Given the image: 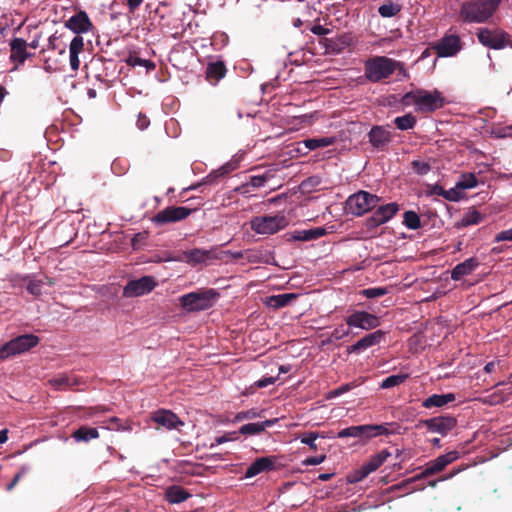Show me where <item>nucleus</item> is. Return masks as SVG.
I'll list each match as a JSON object with an SVG mask.
<instances>
[{"instance_id":"49530a36","label":"nucleus","mask_w":512,"mask_h":512,"mask_svg":"<svg viewBox=\"0 0 512 512\" xmlns=\"http://www.w3.org/2000/svg\"><path fill=\"white\" fill-rule=\"evenodd\" d=\"M261 417V411L258 409L252 408L246 411L238 412L233 419L234 423L241 422L247 419H255Z\"/></svg>"},{"instance_id":"f03ea898","label":"nucleus","mask_w":512,"mask_h":512,"mask_svg":"<svg viewBox=\"0 0 512 512\" xmlns=\"http://www.w3.org/2000/svg\"><path fill=\"white\" fill-rule=\"evenodd\" d=\"M500 0H469L461 4L459 17L465 23H485L495 13Z\"/></svg>"},{"instance_id":"c756f323","label":"nucleus","mask_w":512,"mask_h":512,"mask_svg":"<svg viewBox=\"0 0 512 512\" xmlns=\"http://www.w3.org/2000/svg\"><path fill=\"white\" fill-rule=\"evenodd\" d=\"M298 297L295 293H284L267 297L265 304L273 309H279L288 306Z\"/></svg>"},{"instance_id":"39448f33","label":"nucleus","mask_w":512,"mask_h":512,"mask_svg":"<svg viewBox=\"0 0 512 512\" xmlns=\"http://www.w3.org/2000/svg\"><path fill=\"white\" fill-rule=\"evenodd\" d=\"M379 201L380 198L377 195L367 191H359L348 197L345 209L355 216H362L366 212L374 210Z\"/></svg>"},{"instance_id":"c03bdc74","label":"nucleus","mask_w":512,"mask_h":512,"mask_svg":"<svg viewBox=\"0 0 512 512\" xmlns=\"http://www.w3.org/2000/svg\"><path fill=\"white\" fill-rule=\"evenodd\" d=\"M404 225L412 230H416L421 227V220L419 215L414 211H406L403 215Z\"/></svg>"},{"instance_id":"37998d69","label":"nucleus","mask_w":512,"mask_h":512,"mask_svg":"<svg viewBox=\"0 0 512 512\" xmlns=\"http://www.w3.org/2000/svg\"><path fill=\"white\" fill-rule=\"evenodd\" d=\"M478 184L477 178L473 173L462 174L459 181L456 183V188L461 190L471 189Z\"/></svg>"},{"instance_id":"ddd939ff","label":"nucleus","mask_w":512,"mask_h":512,"mask_svg":"<svg viewBox=\"0 0 512 512\" xmlns=\"http://www.w3.org/2000/svg\"><path fill=\"white\" fill-rule=\"evenodd\" d=\"M463 48L460 36L456 34H445L434 46L439 57H453Z\"/></svg>"},{"instance_id":"8fccbe9b","label":"nucleus","mask_w":512,"mask_h":512,"mask_svg":"<svg viewBox=\"0 0 512 512\" xmlns=\"http://www.w3.org/2000/svg\"><path fill=\"white\" fill-rule=\"evenodd\" d=\"M318 437V432H306L300 437V440L301 443L308 445L311 450L316 451L318 446L315 441Z\"/></svg>"},{"instance_id":"473e14b6","label":"nucleus","mask_w":512,"mask_h":512,"mask_svg":"<svg viewBox=\"0 0 512 512\" xmlns=\"http://www.w3.org/2000/svg\"><path fill=\"white\" fill-rule=\"evenodd\" d=\"M273 177V175L270 173V172H266L262 175H253V176H250L249 178V181H247L246 183L242 184L238 190L245 194V193H249L250 190L249 188L252 187V188H260V187H263L265 185V183L267 181H269L271 178Z\"/></svg>"},{"instance_id":"603ef678","label":"nucleus","mask_w":512,"mask_h":512,"mask_svg":"<svg viewBox=\"0 0 512 512\" xmlns=\"http://www.w3.org/2000/svg\"><path fill=\"white\" fill-rule=\"evenodd\" d=\"M109 429L117 430V431H130L132 430L131 424L126 422L123 424L118 417H111L109 419Z\"/></svg>"},{"instance_id":"338daca9","label":"nucleus","mask_w":512,"mask_h":512,"mask_svg":"<svg viewBox=\"0 0 512 512\" xmlns=\"http://www.w3.org/2000/svg\"><path fill=\"white\" fill-rule=\"evenodd\" d=\"M310 31L318 36L327 35L330 32L328 28L319 24L312 26Z\"/></svg>"},{"instance_id":"f3484780","label":"nucleus","mask_w":512,"mask_h":512,"mask_svg":"<svg viewBox=\"0 0 512 512\" xmlns=\"http://www.w3.org/2000/svg\"><path fill=\"white\" fill-rule=\"evenodd\" d=\"M277 456H266L257 458L245 471L246 478H252L263 472H270L276 469Z\"/></svg>"},{"instance_id":"423d86ee","label":"nucleus","mask_w":512,"mask_h":512,"mask_svg":"<svg viewBox=\"0 0 512 512\" xmlns=\"http://www.w3.org/2000/svg\"><path fill=\"white\" fill-rule=\"evenodd\" d=\"M288 225L286 217L282 214L255 216L250 221L251 229L262 235H272Z\"/></svg>"},{"instance_id":"7ed1b4c3","label":"nucleus","mask_w":512,"mask_h":512,"mask_svg":"<svg viewBox=\"0 0 512 512\" xmlns=\"http://www.w3.org/2000/svg\"><path fill=\"white\" fill-rule=\"evenodd\" d=\"M219 293L214 289L198 290L180 297L181 306L188 312H196L211 308Z\"/></svg>"},{"instance_id":"4be33fe9","label":"nucleus","mask_w":512,"mask_h":512,"mask_svg":"<svg viewBox=\"0 0 512 512\" xmlns=\"http://www.w3.org/2000/svg\"><path fill=\"white\" fill-rule=\"evenodd\" d=\"M336 141L337 138L335 136L304 139L297 143V151L305 155L309 151L332 146Z\"/></svg>"},{"instance_id":"412c9836","label":"nucleus","mask_w":512,"mask_h":512,"mask_svg":"<svg viewBox=\"0 0 512 512\" xmlns=\"http://www.w3.org/2000/svg\"><path fill=\"white\" fill-rule=\"evenodd\" d=\"M215 250H204L194 248L182 253V260L187 264L195 266L202 263H207L210 260L216 259Z\"/></svg>"},{"instance_id":"a211bd4d","label":"nucleus","mask_w":512,"mask_h":512,"mask_svg":"<svg viewBox=\"0 0 512 512\" xmlns=\"http://www.w3.org/2000/svg\"><path fill=\"white\" fill-rule=\"evenodd\" d=\"M65 27L76 33L77 36L94 29V25L85 11H79L75 15L71 16L65 22Z\"/></svg>"},{"instance_id":"69168bd1","label":"nucleus","mask_w":512,"mask_h":512,"mask_svg":"<svg viewBox=\"0 0 512 512\" xmlns=\"http://www.w3.org/2000/svg\"><path fill=\"white\" fill-rule=\"evenodd\" d=\"M276 381V378L275 377H265V378H262L258 381L255 382V386L257 388H264V387H267L271 384H274Z\"/></svg>"},{"instance_id":"a18cd8bd","label":"nucleus","mask_w":512,"mask_h":512,"mask_svg":"<svg viewBox=\"0 0 512 512\" xmlns=\"http://www.w3.org/2000/svg\"><path fill=\"white\" fill-rule=\"evenodd\" d=\"M407 378V374L390 375L382 381L380 387L382 389H389L402 384Z\"/></svg>"},{"instance_id":"f8f14e48","label":"nucleus","mask_w":512,"mask_h":512,"mask_svg":"<svg viewBox=\"0 0 512 512\" xmlns=\"http://www.w3.org/2000/svg\"><path fill=\"white\" fill-rule=\"evenodd\" d=\"M444 104V97L438 90L430 92L424 89H419L418 105L416 108L417 111L422 113L434 112L442 108Z\"/></svg>"},{"instance_id":"e433bc0d","label":"nucleus","mask_w":512,"mask_h":512,"mask_svg":"<svg viewBox=\"0 0 512 512\" xmlns=\"http://www.w3.org/2000/svg\"><path fill=\"white\" fill-rule=\"evenodd\" d=\"M50 383L56 388L61 389L63 387L72 388L81 383V380L75 376L61 375L50 380Z\"/></svg>"},{"instance_id":"2f4dec72","label":"nucleus","mask_w":512,"mask_h":512,"mask_svg":"<svg viewBox=\"0 0 512 512\" xmlns=\"http://www.w3.org/2000/svg\"><path fill=\"white\" fill-rule=\"evenodd\" d=\"M326 234V230L323 227H315L307 230H297L292 234V238L295 241H310L319 239Z\"/></svg>"},{"instance_id":"58836bf2","label":"nucleus","mask_w":512,"mask_h":512,"mask_svg":"<svg viewBox=\"0 0 512 512\" xmlns=\"http://www.w3.org/2000/svg\"><path fill=\"white\" fill-rule=\"evenodd\" d=\"M431 194L437 195V196H442L444 199H446L448 201H459L461 198L460 192L458 191V189L456 187L451 188L449 190H445L440 185H434L431 190Z\"/></svg>"},{"instance_id":"a878e982","label":"nucleus","mask_w":512,"mask_h":512,"mask_svg":"<svg viewBox=\"0 0 512 512\" xmlns=\"http://www.w3.org/2000/svg\"><path fill=\"white\" fill-rule=\"evenodd\" d=\"M227 68L225 63L221 60L209 62L206 67V79L209 83L216 85L222 78L225 77Z\"/></svg>"},{"instance_id":"79ce46f5","label":"nucleus","mask_w":512,"mask_h":512,"mask_svg":"<svg viewBox=\"0 0 512 512\" xmlns=\"http://www.w3.org/2000/svg\"><path fill=\"white\" fill-rule=\"evenodd\" d=\"M400 11L401 6L392 1L386 2L378 8V13L384 18L396 16Z\"/></svg>"},{"instance_id":"0e129e2a","label":"nucleus","mask_w":512,"mask_h":512,"mask_svg":"<svg viewBox=\"0 0 512 512\" xmlns=\"http://www.w3.org/2000/svg\"><path fill=\"white\" fill-rule=\"evenodd\" d=\"M349 334V330L345 329L343 325L337 327L332 332V337H334L337 340L342 339L343 337L347 336Z\"/></svg>"},{"instance_id":"bf43d9fd","label":"nucleus","mask_w":512,"mask_h":512,"mask_svg":"<svg viewBox=\"0 0 512 512\" xmlns=\"http://www.w3.org/2000/svg\"><path fill=\"white\" fill-rule=\"evenodd\" d=\"M238 433L237 432H229L225 435L219 436L215 438V444L220 445L228 441H233L238 439Z\"/></svg>"},{"instance_id":"cd10ccee","label":"nucleus","mask_w":512,"mask_h":512,"mask_svg":"<svg viewBox=\"0 0 512 512\" xmlns=\"http://www.w3.org/2000/svg\"><path fill=\"white\" fill-rule=\"evenodd\" d=\"M277 422L278 418H273L263 422L247 423L242 425L237 433L242 435H258L264 432L266 428L275 425Z\"/></svg>"},{"instance_id":"e2e57ef3","label":"nucleus","mask_w":512,"mask_h":512,"mask_svg":"<svg viewBox=\"0 0 512 512\" xmlns=\"http://www.w3.org/2000/svg\"><path fill=\"white\" fill-rule=\"evenodd\" d=\"M236 168V166L233 163H226L222 167H220L218 170H216L214 173L217 176H225L229 174L231 171H233Z\"/></svg>"},{"instance_id":"c85d7f7f","label":"nucleus","mask_w":512,"mask_h":512,"mask_svg":"<svg viewBox=\"0 0 512 512\" xmlns=\"http://www.w3.org/2000/svg\"><path fill=\"white\" fill-rule=\"evenodd\" d=\"M190 493L183 487L172 485L165 490V499L171 504H179L186 501Z\"/></svg>"},{"instance_id":"393cba45","label":"nucleus","mask_w":512,"mask_h":512,"mask_svg":"<svg viewBox=\"0 0 512 512\" xmlns=\"http://www.w3.org/2000/svg\"><path fill=\"white\" fill-rule=\"evenodd\" d=\"M23 282L26 286V289L29 294L39 297L42 294V288L45 284L49 286L54 285V281L52 278L48 276H44L41 279H37L35 277L26 276L23 278Z\"/></svg>"},{"instance_id":"dca6fc26","label":"nucleus","mask_w":512,"mask_h":512,"mask_svg":"<svg viewBox=\"0 0 512 512\" xmlns=\"http://www.w3.org/2000/svg\"><path fill=\"white\" fill-rule=\"evenodd\" d=\"M151 420L167 430H178L184 422L171 410L159 409L152 413Z\"/></svg>"},{"instance_id":"774afa93","label":"nucleus","mask_w":512,"mask_h":512,"mask_svg":"<svg viewBox=\"0 0 512 512\" xmlns=\"http://www.w3.org/2000/svg\"><path fill=\"white\" fill-rule=\"evenodd\" d=\"M150 124V120L148 117L144 114H139L138 120H137V126L139 129L144 130L146 129Z\"/></svg>"},{"instance_id":"09e8293b","label":"nucleus","mask_w":512,"mask_h":512,"mask_svg":"<svg viewBox=\"0 0 512 512\" xmlns=\"http://www.w3.org/2000/svg\"><path fill=\"white\" fill-rule=\"evenodd\" d=\"M360 293L368 299H373L386 295L388 290L385 287H372L363 289Z\"/></svg>"},{"instance_id":"052dcab7","label":"nucleus","mask_w":512,"mask_h":512,"mask_svg":"<svg viewBox=\"0 0 512 512\" xmlns=\"http://www.w3.org/2000/svg\"><path fill=\"white\" fill-rule=\"evenodd\" d=\"M494 241L497 243L502 241H512V228L496 234Z\"/></svg>"},{"instance_id":"72a5a7b5","label":"nucleus","mask_w":512,"mask_h":512,"mask_svg":"<svg viewBox=\"0 0 512 512\" xmlns=\"http://www.w3.org/2000/svg\"><path fill=\"white\" fill-rule=\"evenodd\" d=\"M390 456L391 453L387 449H384L381 452L371 456L368 461L363 464V466L369 473H372L376 471Z\"/></svg>"},{"instance_id":"6e6552de","label":"nucleus","mask_w":512,"mask_h":512,"mask_svg":"<svg viewBox=\"0 0 512 512\" xmlns=\"http://www.w3.org/2000/svg\"><path fill=\"white\" fill-rule=\"evenodd\" d=\"M478 41L485 47L494 50H501L506 47L512 48L511 36L500 29L479 28L477 30Z\"/></svg>"},{"instance_id":"4d7b16f0","label":"nucleus","mask_w":512,"mask_h":512,"mask_svg":"<svg viewBox=\"0 0 512 512\" xmlns=\"http://www.w3.org/2000/svg\"><path fill=\"white\" fill-rule=\"evenodd\" d=\"M148 234L146 232H140L133 236L131 240V245L133 249H139L142 245H144L147 240Z\"/></svg>"},{"instance_id":"f704fd0d","label":"nucleus","mask_w":512,"mask_h":512,"mask_svg":"<svg viewBox=\"0 0 512 512\" xmlns=\"http://www.w3.org/2000/svg\"><path fill=\"white\" fill-rule=\"evenodd\" d=\"M72 437L77 442H88L92 439L99 438V432L97 428H92L88 426H81L77 430H75L72 434Z\"/></svg>"},{"instance_id":"bb28decb","label":"nucleus","mask_w":512,"mask_h":512,"mask_svg":"<svg viewBox=\"0 0 512 512\" xmlns=\"http://www.w3.org/2000/svg\"><path fill=\"white\" fill-rule=\"evenodd\" d=\"M84 49V40L82 36H75L69 45L70 67L73 71H77L80 66L79 54Z\"/></svg>"},{"instance_id":"13d9d810","label":"nucleus","mask_w":512,"mask_h":512,"mask_svg":"<svg viewBox=\"0 0 512 512\" xmlns=\"http://www.w3.org/2000/svg\"><path fill=\"white\" fill-rule=\"evenodd\" d=\"M438 457L442 461L444 466H447L459 458V452L458 451H450V452L440 455Z\"/></svg>"},{"instance_id":"1a4fd4ad","label":"nucleus","mask_w":512,"mask_h":512,"mask_svg":"<svg viewBox=\"0 0 512 512\" xmlns=\"http://www.w3.org/2000/svg\"><path fill=\"white\" fill-rule=\"evenodd\" d=\"M457 426V419L451 415H441L429 419H421L417 424V428L425 427L428 432L438 433L446 436Z\"/></svg>"},{"instance_id":"6ab92c4d","label":"nucleus","mask_w":512,"mask_h":512,"mask_svg":"<svg viewBox=\"0 0 512 512\" xmlns=\"http://www.w3.org/2000/svg\"><path fill=\"white\" fill-rule=\"evenodd\" d=\"M9 46L10 60L17 65H23L24 62L33 55L27 50L28 43L22 38H13L10 41Z\"/></svg>"},{"instance_id":"9b49d317","label":"nucleus","mask_w":512,"mask_h":512,"mask_svg":"<svg viewBox=\"0 0 512 512\" xmlns=\"http://www.w3.org/2000/svg\"><path fill=\"white\" fill-rule=\"evenodd\" d=\"M398 211L399 205L395 202L381 205L365 220V226L369 230L375 229L392 219Z\"/></svg>"},{"instance_id":"b1692460","label":"nucleus","mask_w":512,"mask_h":512,"mask_svg":"<svg viewBox=\"0 0 512 512\" xmlns=\"http://www.w3.org/2000/svg\"><path fill=\"white\" fill-rule=\"evenodd\" d=\"M480 265L476 257H471L457 264L451 271V278L454 281L461 280L464 276L470 275Z\"/></svg>"},{"instance_id":"9d476101","label":"nucleus","mask_w":512,"mask_h":512,"mask_svg":"<svg viewBox=\"0 0 512 512\" xmlns=\"http://www.w3.org/2000/svg\"><path fill=\"white\" fill-rule=\"evenodd\" d=\"M191 212L192 209L187 207L169 206L156 213L152 217V222L159 226L176 223L186 219L191 214Z\"/></svg>"},{"instance_id":"680f3d73","label":"nucleus","mask_w":512,"mask_h":512,"mask_svg":"<svg viewBox=\"0 0 512 512\" xmlns=\"http://www.w3.org/2000/svg\"><path fill=\"white\" fill-rule=\"evenodd\" d=\"M326 456L325 455H320V456H312V457H308L306 458L302 463L303 465L305 466H314V465H319L321 464L322 462H324Z\"/></svg>"},{"instance_id":"4c0bfd02","label":"nucleus","mask_w":512,"mask_h":512,"mask_svg":"<svg viewBox=\"0 0 512 512\" xmlns=\"http://www.w3.org/2000/svg\"><path fill=\"white\" fill-rule=\"evenodd\" d=\"M446 466L442 463V461L437 457L436 459L428 462L426 464L425 469L417 475V478L424 479L426 477L435 475L445 469Z\"/></svg>"},{"instance_id":"f257e3e1","label":"nucleus","mask_w":512,"mask_h":512,"mask_svg":"<svg viewBox=\"0 0 512 512\" xmlns=\"http://www.w3.org/2000/svg\"><path fill=\"white\" fill-rule=\"evenodd\" d=\"M406 75L403 63L386 56H374L364 64V75L372 83L389 78L395 71Z\"/></svg>"},{"instance_id":"0eeeda50","label":"nucleus","mask_w":512,"mask_h":512,"mask_svg":"<svg viewBox=\"0 0 512 512\" xmlns=\"http://www.w3.org/2000/svg\"><path fill=\"white\" fill-rule=\"evenodd\" d=\"M39 343L38 336L24 334L13 338L0 347V360L29 351Z\"/></svg>"},{"instance_id":"864d4df0","label":"nucleus","mask_w":512,"mask_h":512,"mask_svg":"<svg viewBox=\"0 0 512 512\" xmlns=\"http://www.w3.org/2000/svg\"><path fill=\"white\" fill-rule=\"evenodd\" d=\"M418 97H419V89L407 92L403 95V97L401 99V103L404 106L415 105L417 107Z\"/></svg>"},{"instance_id":"de8ad7c7","label":"nucleus","mask_w":512,"mask_h":512,"mask_svg":"<svg viewBox=\"0 0 512 512\" xmlns=\"http://www.w3.org/2000/svg\"><path fill=\"white\" fill-rule=\"evenodd\" d=\"M127 64L130 65V66H143L145 67L148 71L150 70H154L155 69V64L150 61V60H146V59H142L138 56H129V58L127 59Z\"/></svg>"},{"instance_id":"5701e85b","label":"nucleus","mask_w":512,"mask_h":512,"mask_svg":"<svg viewBox=\"0 0 512 512\" xmlns=\"http://www.w3.org/2000/svg\"><path fill=\"white\" fill-rule=\"evenodd\" d=\"M384 335L385 333L382 330H376L358 340L348 349V351L359 353L369 347L375 346L381 342Z\"/></svg>"},{"instance_id":"a19ab883","label":"nucleus","mask_w":512,"mask_h":512,"mask_svg":"<svg viewBox=\"0 0 512 512\" xmlns=\"http://www.w3.org/2000/svg\"><path fill=\"white\" fill-rule=\"evenodd\" d=\"M419 480H421V478H417V475H416L414 477H411V478H408V479L402 481L401 483L393 485L391 487V489L404 491L406 494L414 492L416 490H423L424 486H421V487L412 486L413 483H415L416 481H419Z\"/></svg>"},{"instance_id":"aec40b11","label":"nucleus","mask_w":512,"mask_h":512,"mask_svg":"<svg viewBox=\"0 0 512 512\" xmlns=\"http://www.w3.org/2000/svg\"><path fill=\"white\" fill-rule=\"evenodd\" d=\"M370 144L377 150H385L392 141V134L383 126H373L368 133Z\"/></svg>"},{"instance_id":"3c124183","label":"nucleus","mask_w":512,"mask_h":512,"mask_svg":"<svg viewBox=\"0 0 512 512\" xmlns=\"http://www.w3.org/2000/svg\"><path fill=\"white\" fill-rule=\"evenodd\" d=\"M370 473L367 469L362 465L359 469L355 470L353 473L347 476V480L350 483H357L366 478Z\"/></svg>"},{"instance_id":"6e6d98bb","label":"nucleus","mask_w":512,"mask_h":512,"mask_svg":"<svg viewBox=\"0 0 512 512\" xmlns=\"http://www.w3.org/2000/svg\"><path fill=\"white\" fill-rule=\"evenodd\" d=\"M356 386L357 385L354 382L343 384V385L339 386L338 388L331 390L328 394V398L338 397L346 392H349L352 388H354Z\"/></svg>"},{"instance_id":"2eb2a0df","label":"nucleus","mask_w":512,"mask_h":512,"mask_svg":"<svg viewBox=\"0 0 512 512\" xmlns=\"http://www.w3.org/2000/svg\"><path fill=\"white\" fill-rule=\"evenodd\" d=\"M345 322L349 327L364 330H371L380 325L379 317L366 311H354L345 318Z\"/></svg>"},{"instance_id":"7c9ffc66","label":"nucleus","mask_w":512,"mask_h":512,"mask_svg":"<svg viewBox=\"0 0 512 512\" xmlns=\"http://www.w3.org/2000/svg\"><path fill=\"white\" fill-rule=\"evenodd\" d=\"M455 398V394L453 393L433 394L422 402V406L427 409L432 407H443L448 403L453 402Z\"/></svg>"},{"instance_id":"ea45409f","label":"nucleus","mask_w":512,"mask_h":512,"mask_svg":"<svg viewBox=\"0 0 512 512\" xmlns=\"http://www.w3.org/2000/svg\"><path fill=\"white\" fill-rule=\"evenodd\" d=\"M417 123V119L411 113L405 114L403 116L396 117L394 119V124L397 129L405 131L409 129H413Z\"/></svg>"},{"instance_id":"4468645a","label":"nucleus","mask_w":512,"mask_h":512,"mask_svg":"<svg viewBox=\"0 0 512 512\" xmlns=\"http://www.w3.org/2000/svg\"><path fill=\"white\" fill-rule=\"evenodd\" d=\"M156 281L152 276H143L136 280H130L123 289L124 297H138L151 292Z\"/></svg>"},{"instance_id":"5fc2aeb1","label":"nucleus","mask_w":512,"mask_h":512,"mask_svg":"<svg viewBox=\"0 0 512 512\" xmlns=\"http://www.w3.org/2000/svg\"><path fill=\"white\" fill-rule=\"evenodd\" d=\"M411 166L418 175H426L431 170V165L429 163L420 160H413L411 162Z\"/></svg>"},{"instance_id":"20e7f679","label":"nucleus","mask_w":512,"mask_h":512,"mask_svg":"<svg viewBox=\"0 0 512 512\" xmlns=\"http://www.w3.org/2000/svg\"><path fill=\"white\" fill-rule=\"evenodd\" d=\"M391 423L384 424H366V425H357L350 426L340 430L337 434L338 438H357L360 440H369L376 436L381 435H389L391 431L389 430V426Z\"/></svg>"},{"instance_id":"c9c22d12","label":"nucleus","mask_w":512,"mask_h":512,"mask_svg":"<svg viewBox=\"0 0 512 512\" xmlns=\"http://www.w3.org/2000/svg\"><path fill=\"white\" fill-rule=\"evenodd\" d=\"M483 216L475 208L469 209L457 223L458 228H464L471 225H477L482 222Z\"/></svg>"}]
</instances>
